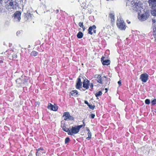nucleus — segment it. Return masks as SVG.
I'll return each instance as SVG.
<instances>
[{
  "mask_svg": "<svg viewBox=\"0 0 156 156\" xmlns=\"http://www.w3.org/2000/svg\"><path fill=\"white\" fill-rule=\"evenodd\" d=\"M80 30H81V29L80 28Z\"/></svg>",
  "mask_w": 156,
  "mask_h": 156,
  "instance_id": "obj_50",
  "label": "nucleus"
},
{
  "mask_svg": "<svg viewBox=\"0 0 156 156\" xmlns=\"http://www.w3.org/2000/svg\"><path fill=\"white\" fill-rule=\"evenodd\" d=\"M149 5L153 8L156 7V0H149Z\"/></svg>",
  "mask_w": 156,
  "mask_h": 156,
  "instance_id": "obj_10",
  "label": "nucleus"
},
{
  "mask_svg": "<svg viewBox=\"0 0 156 156\" xmlns=\"http://www.w3.org/2000/svg\"><path fill=\"white\" fill-rule=\"evenodd\" d=\"M83 35L82 33L80 31L77 34V36L78 38H81L83 37Z\"/></svg>",
  "mask_w": 156,
  "mask_h": 156,
  "instance_id": "obj_22",
  "label": "nucleus"
},
{
  "mask_svg": "<svg viewBox=\"0 0 156 156\" xmlns=\"http://www.w3.org/2000/svg\"><path fill=\"white\" fill-rule=\"evenodd\" d=\"M87 134L88 136V137L86 138V139L88 140H90L92 136V134L91 132L88 133Z\"/></svg>",
  "mask_w": 156,
  "mask_h": 156,
  "instance_id": "obj_24",
  "label": "nucleus"
},
{
  "mask_svg": "<svg viewBox=\"0 0 156 156\" xmlns=\"http://www.w3.org/2000/svg\"><path fill=\"white\" fill-rule=\"evenodd\" d=\"M89 81L87 79H85L83 82V87L86 89H87L88 88V83Z\"/></svg>",
  "mask_w": 156,
  "mask_h": 156,
  "instance_id": "obj_12",
  "label": "nucleus"
},
{
  "mask_svg": "<svg viewBox=\"0 0 156 156\" xmlns=\"http://www.w3.org/2000/svg\"><path fill=\"white\" fill-rule=\"evenodd\" d=\"M16 81L17 84V86L18 87L23 86L21 79L19 78L17 79L16 80Z\"/></svg>",
  "mask_w": 156,
  "mask_h": 156,
  "instance_id": "obj_17",
  "label": "nucleus"
},
{
  "mask_svg": "<svg viewBox=\"0 0 156 156\" xmlns=\"http://www.w3.org/2000/svg\"><path fill=\"white\" fill-rule=\"evenodd\" d=\"M153 10L151 11V14L154 16H156V7L153 8L151 7Z\"/></svg>",
  "mask_w": 156,
  "mask_h": 156,
  "instance_id": "obj_19",
  "label": "nucleus"
},
{
  "mask_svg": "<svg viewBox=\"0 0 156 156\" xmlns=\"http://www.w3.org/2000/svg\"><path fill=\"white\" fill-rule=\"evenodd\" d=\"M44 150L43 148L42 147H41L38 149H37L36 150L37 152L36 153V156H39L41 154V153H40L38 152L40 151V150L43 151Z\"/></svg>",
  "mask_w": 156,
  "mask_h": 156,
  "instance_id": "obj_18",
  "label": "nucleus"
},
{
  "mask_svg": "<svg viewBox=\"0 0 156 156\" xmlns=\"http://www.w3.org/2000/svg\"><path fill=\"white\" fill-rule=\"evenodd\" d=\"M107 0V1H109V0Z\"/></svg>",
  "mask_w": 156,
  "mask_h": 156,
  "instance_id": "obj_51",
  "label": "nucleus"
},
{
  "mask_svg": "<svg viewBox=\"0 0 156 156\" xmlns=\"http://www.w3.org/2000/svg\"><path fill=\"white\" fill-rule=\"evenodd\" d=\"M95 115L94 114H91L90 115V118L91 119H94V117H95Z\"/></svg>",
  "mask_w": 156,
  "mask_h": 156,
  "instance_id": "obj_35",
  "label": "nucleus"
},
{
  "mask_svg": "<svg viewBox=\"0 0 156 156\" xmlns=\"http://www.w3.org/2000/svg\"><path fill=\"white\" fill-rule=\"evenodd\" d=\"M21 14V13L19 11H17L14 13V18L16 21H19L20 20Z\"/></svg>",
  "mask_w": 156,
  "mask_h": 156,
  "instance_id": "obj_6",
  "label": "nucleus"
},
{
  "mask_svg": "<svg viewBox=\"0 0 156 156\" xmlns=\"http://www.w3.org/2000/svg\"><path fill=\"white\" fill-rule=\"evenodd\" d=\"M109 16L111 19V21H113L114 20V15L112 13H110L109 14Z\"/></svg>",
  "mask_w": 156,
  "mask_h": 156,
  "instance_id": "obj_21",
  "label": "nucleus"
},
{
  "mask_svg": "<svg viewBox=\"0 0 156 156\" xmlns=\"http://www.w3.org/2000/svg\"><path fill=\"white\" fill-rule=\"evenodd\" d=\"M150 100L149 99H147L145 101V103L146 104L149 105L150 104Z\"/></svg>",
  "mask_w": 156,
  "mask_h": 156,
  "instance_id": "obj_34",
  "label": "nucleus"
},
{
  "mask_svg": "<svg viewBox=\"0 0 156 156\" xmlns=\"http://www.w3.org/2000/svg\"><path fill=\"white\" fill-rule=\"evenodd\" d=\"M27 80L25 79H22V83L23 85H26L27 84Z\"/></svg>",
  "mask_w": 156,
  "mask_h": 156,
  "instance_id": "obj_25",
  "label": "nucleus"
},
{
  "mask_svg": "<svg viewBox=\"0 0 156 156\" xmlns=\"http://www.w3.org/2000/svg\"><path fill=\"white\" fill-rule=\"evenodd\" d=\"M63 117L65 120H74V118L68 112H66L63 113Z\"/></svg>",
  "mask_w": 156,
  "mask_h": 156,
  "instance_id": "obj_5",
  "label": "nucleus"
},
{
  "mask_svg": "<svg viewBox=\"0 0 156 156\" xmlns=\"http://www.w3.org/2000/svg\"><path fill=\"white\" fill-rule=\"evenodd\" d=\"M147 15L146 14H142L141 15H138V18L142 21L146 20L147 19Z\"/></svg>",
  "mask_w": 156,
  "mask_h": 156,
  "instance_id": "obj_8",
  "label": "nucleus"
},
{
  "mask_svg": "<svg viewBox=\"0 0 156 156\" xmlns=\"http://www.w3.org/2000/svg\"><path fill=\"white\" fill-rule=\"evenodd\" d=\"M105 58V57H102L101 58V62H102L103 61H104V59Z\"/></svg>",
  "mask_w": 156,
  "mask_h": 156,
  "instance_id": "obj_41",
  "label": "nucleus"
},
{
  "mask_svg": "<svg viewBox=\"0 0 156 156\" xmlns=\"http://www.w3.org/2000/svg\"><path fill=\"white\" fill-rule=\"evenodd\" d=\"M129 6L130 9L137 11L140 7V5L136 0H133L130 2L127 3L126 5Z\"/></svg>",
  "mask_w": 156,
  "mask_h": 156,
  "instance_id": "obj_2",
  "label": "nucleus"
},
{
  "mask_svg": "<svg viewBox=\"0 0 156 156\" xmlns=\"http://www.w3.org/2000/svg\"><path fill=\"white\" fill-rule=\"evenodd\" d=\"M70 141V139L69 137H66L65 140V143L66 144H67Z\"/></svg>",
  "mask_w": 156,
  "mask_h": 156,
  "instance_id": "obj_32",
  "label": "nucleus"
},
{
  "mask_svg": "<svg viewBox=\"0 0 156 156\" xmlns=\"http://www.w3.org/2000/svg\"><path fill=\"white\" fill-rule=\"evenodd\" d=\"M48 108L51 110L56 111L58 109V106L52 105L51 103H49L48 105Z\"/></svg>",
  "mask_w": 156,
  "mask_h": 156,
  "instance_id": "obj_9",
  "label": "nucleus"
},
{
  "mask_svg": "<svg viewBox=\"0 0 156 156\" xmlns=\"http://www.w3.org/2000/svg\"><path fill=\"white\" fill-rule=\"evenodd\" d=\"M96 80L97 82L100 83H102V81L101 78V76L99 75H96L95 76Z\"/></svg>",
  "mask_w": 156,
  "mask_h": 156,
  "instance_id": "obj_15",
  "label": "nucleus"
},
{
  "mask_svg": "<svg viewBox=\"0 0 156 156\" xmlns=\"http://www.w3.org/2000/svg\"><path fill=\"white\" fill-rule=\"evenodd\" d=\"M93 31H94V32L95 33V32H96V30H93Z\"/></svg>",
  "mask_w": 156,
  "mask_h": 156,
  "instance_id": "obj_45",
  "label": "nucleus"
},
{
  "mask_svg": "<svg viewBox=\"0 0 156 156\" xmlns=\"http://www.w3.org/2000/svg\"><path fill=\"white\" fill-rule=\"evenodd\" d=\"M102 94V93L101 91H99L95 94V96L96 97H98L101 95Z\"/></svg>",
  "mask_w": 156,
  "mask_h": 156,
  "instance_id": "obj_28",
  "label": "nucleus"
},
{
  "mask_svg": "<svg viewBox=\"0 0 156 156\" xmlns=\"http://www.w3.org/2000/svg\"><path fill=\"white\" fill-rule=\"evenodd\" d=\"M84 103L85 104H86L88 106L89 105V104L88 101H84Z\"/></svg>",
  "mask_w": 156,
  "mask_h": 156,
  "instance_id": "obj_38",
  "label": "nucleus"
},
{
  "mask_svg": "<svg viewBox=\"0 0 156 156\" xmlns=\"http://www.w3.org/2000/svg\"><path fill=\"white\" fill-rule=\"evenodd\" d=\"M32 151L30 153V154H29V155H28V156H33V154H32V153H31Z\"/></svg>",
  "mask_w": 156,
  "mask_h": 156,
  "instance_id": "obj_42",
  "label": "nucleus"
},
{
  "mask_svg": "<svg viewBox=\"0 0 156 156\" xmlns=\"http://www.w3.org/2000/svg\"><path fill=\"white\" fill-rule=\"evenodd\" d=\"M110 61L109 60H105L103 61L102 63L103 65H108L110 64Z\"/></svg>",
  "mask_w": 156,
  "mask_h": 156,
  "instance_id": "obj_20",
  "label": "nucleus"
},
{
  "mask_svg": "<svg viewBox=\"0 0 156 156\" xmlns=\"http://www.w3.org/2000/svg\"><path fill=\"white\" fill-rule=\"evenodd\" d=\"M79 26H80V27L82 28H83V23L81 22H80L79 23Z\"/></svg>",
  "mask_w": 156,
  "mask_h": 156,
  "instance_id": "obj_36",
  "label": "nucleus"
},
{
  "mask_svg": "<svg viewBox=\"0 0 156 156\" xmlns=\"http://www.w3.org/2000/svg\"><path fill=\"white\" fill-rule=\"evenodd\" d=\"M82 28H83V31H84L85 30V28L84 27H83Z\"/></svg>",
  "mask_w": 156,
  "mask_h": 156,
  "instance_id": "obj_44",
  "label": "nucleus"
},
{
  "mask_svg": "<svg viewBox=\"0 0 156 156\" xmlns=\"http://www.w3.org/2000/svg\"><path fill=\"white\" fill-rule=\"evenodd\" d=\"M86 130L87 131H88V133H90L91 132L90 130L88 128H87Z\"/></svg>",
  "mask_w": 156,
  "mask_h": 156,
  "instance_id": "obj_40",
  "label": "nucleus"
},
{
  "mask_svg": "<svg viewBox=\"0 0 156 156\" xmlns=\"http://www.w3.org/2000/svg\"><path fill=\"white\" fill-rule=\"evenodd\" d=\"M38 53L35 51H33L31 53V55H32L34 56L37 55Z\"/></svg>",
  "mask_w": 156,
  "mask_h": 156,
  "instance_id": "obj_26",
  "label": "nucleus"
},
{
  "mask_svg": "<svg viewBox=\"0 0 156 156\" xmlns=\"http://www.w3.org/2000/svg\"><path fill=\"white\" fill-rule=\"evenodd\" d=\"M93 86V85L92 83H91L90 85V87H91V88H92Z\"/></svg>",
  "mask_w": 156,
  "mask_h": 156,
  "instance_id": "obj_43",
  "label": "nucleus"
},
{
  "mask_svg": "<svg viewBox=\"0 0 156 156\" xmlns=\"http://www.w3.org/2000/svg\"><path fill=\"white\" fill-rule=\"evenodd\" d=\"M91 27L92 28V29H94L96 28V27L94 25L92 27Z\"/></svg>",
  "mask_w": 156,
  "mask_h": 156,
  "instance_id": "obj_39",
  "label": "nucleus"
},
{
  "mask_svg": "<svg viewBox=\"0 0 156 156\" xmlns=\"http://www.w3.org/2000/svg\"><path fill=\"white\" fill-rule=\"evenodd\" d=\"M148 75L146 73L142 74L140 77V79L144 82H146L148 79Z\"/></svg>",
  "mask_w": 156,
  "mask_h": 156,
  "instance_id": "obj_7",
  "label": "nucleus"
},
{
  "mask_svg": "<svg viewBox=\"0 0 156 156\" xmlns=\"http://www.w3.org/2000/svg\"><path fill=\"white\" fill-rule=\"evenodd\" d=\"M88 106L92 110L94 109L95 107V106L94 105H92V104H89V105H88Z\"/></svg>",
  "mask_w": 156,
  "mask_h": 156,
  "instance_id": "obj_29",
  "label": "nucleus"
},
{
  "mask_svg": "<svg viewBox=\"0 0 156 156\" xmlns=\"http://www.w3.org/2000/svg\"><path fill=\"white\" fill-rule=\"evenodd\" d=\"M151 103L152 105H154L156 104V99H154L151 101Z\"/></svg>",
  "mask_w": 156,
  "mask_h": 156,
  "instance_id": "obj_33",
  "label": "nucleus"
},
{
  "mask_svg": "<svg viewBox=\"0 0 156 156\" xmlns=\"http://www.w3.org/2000/svg\"><path fill=\"white\" fill-rule=\"evenodd\" d=\"M32 18V15L30 13H27L25 15V20H31Z\"/></svg>",
  "mask_w": 156,
  "mask_h": 156,
  "instance_id": "obj_16",
  "label": "nucleus"
},
{
  "mask_svg": "<svg viewBox=\"0 0 156 156\" xmlns=\"http://www.w3.org/2000/svg\"><path fill=\"white\" fill-rule=\"evenodd\" d=\"M70 96L75 97H78L80 96L79 94H78L77 91L76 90H73L72 91L70 94Z\"/></svg>",
  "mask_w": 156,
  "mask_h": 156,
  "instance_id": "obj_14",
  "label": "nucleus"
},
{
  "mask_svg": "<svg viewBox=\"0 0 156 156\" xmlns=\"http://www.w3.org/2000/svg\"><path fill=\"white\" fill-rule=\"evenodd\" d=\"M118 83L119 84V86H120L121 85V80H120L118 82Z\"/></svg>",
  "mask_w": 156,
  "mask_h": 156,
  "instance_id": "obj_37",
  "label": "nucleus"
},
{
  "mask_svg": "<svg viewBox=\"0 0 156 156\" xmlns=\"http://www.w3.org/2000/svg\"><path fill=\"white\" fill-rule=\"evenodd\" d=\"M117 97H119V96H117Z\"/></svg>",
  "mask_w": 156,
  "mask_h": 156,
  "instance_id": "obj_49",
  "label": "nucleus"
},
{
  "mask_svg": "<svg viewBox=\"0 0 156 156\" xmlns=\"http://www.w3.org/2000/svg\"><path fill=\"white\" fill-rule=\"evenodd\" d=\"M116 24L117 27L121 30H125L126 27L123 20L121 19H118L117 20Z\"/></svg>",
  "mask_w": 156,
  "mask_h": 156,
  "instance_id": "obj_4",
  "label": "nucleus"
},
{
  "mask_svg": "<svg viewBox=\"0 0 156 156\" xmlns=\"http://www.w3.org/2000/svg\"><path fill=\"white\" fill-rule=\"evenodd\" d=\"M104 77H105V78H106V76H104Z\"/></svg>",
  "mask_w": 156,
  "mask_h": 156,
  "instance_id": "obj_48",
  "label": "nucleus"
},
{
  "mask_svg": "<svg viewBox=\"0 0 156 156\" xmlns=\"http://www.w3.org/2000/svg\"><path fill=\"white\" fill-rule=\"evenodd\" d=\"M82 83L81 81V79L80 76L77 79V83L76 85V87L77 89H79L80 87H81Z\"/></svg>",
  "mask_w": 156,
  "mask_h": 156,
  "instance_id": "obj_13",
  "label": "nucleus"
},
{
  "mask_svg": "<svg viewBox=\"0 0 156 156\" xmlns=\"http://www.w3.org/2000/svg\"><path fill=\"white\" fill-rule=\"evenodd\" d=\"M152 22L153 23V29L154 28V30H156V27L155 26V23L156 22V19H154V18L152 19Z\"/></svg>",
  "mask_w": 156,
  "mask_h": 156,
  "instance_id": "obj_23",
  "label": "nucleus"
},
{
  "mask_svg": "<svg viewBox=\"0 0 156 156\" xmlns=\"http://www.w3.org/2000/svg\"><path fill=\"white\" fill-rule=\"evenodd\" d=\"M56 11H57V12H58V10H57Z\"/></svg>",
  "mask_w": 156,
  "mask_h": 156,
  "instance_id": "obj_47",
  "label": "nucleus"
},
{
  "mask_svg": "<svg viewBox=\"0 0 156 156\" xmlns=\"http://www.w3.org/2000/svg\"><path fill=\"white\" fill-rule=\"evenodd\" d=\"M9 5V6L13 9H16L19 5L18 0H8Z\"/></svg>",
  "mask_w": 156,
  "mask_h": 156,
  "instance_id": "obj_3",
  "label": "nucleus"
},
{
  "mask_svg": "<svg viewBox=\"0 0 156 156\" xmlns=\"http://www.w3.org/2000/svg\"><path fill=\"white\" fill-rule=\"evenodd\" d=\"M67 125L65 123L61 125V127L62 128V130L64 131L69 133V129L67 127Z\"/></svg>",
  "mask_w": 156,
  "mask_h": 156,
  "instance_id": "obj_11",
  "label": "nucleus"
},
{
  "mask_svg": "<svg viewBox=\"0 0 156 156\" xmlns=\"http://www.w3.org/2000/svg\"><path fill=\"white\" fill-rule=\"evenodd\" d=\"M85 125V124H84L72 126L71 128L69 129L68 134L72 136L78 133L80 129L83 127H84Z\"/></svg>",
  "mask_w": 156,
  "mask_h": 156,
  "instance_id": "obj_1",
  "label": "nucleus"
},
{
  "mask_svg": "<svg viewBox=\"0 0 156 156\" xmlns=\"http://www.w3.org/2000/svg\"><path fill=\"white\" fill-rule=\"evenodd\" d=\"M153 32L154 37L155 39V41H156V30H154V28L153 29Z\"/></svg>",
  "mask_w": 156,
  "mask_h": 156,
  "instance_id": "obj_27",
  "label": "nucleus"
},
{
  "mask_svg": "<svg viewBox=\"0 0 156 156\" xmlns=\"http://www.w3.org/2000/svg\"><path fill=\"white\" fill-rule=\"evenodd\" d=\"M93 30V29H92V28L91 27H89V28L88 29V33L89 34H92V32H91V31Z\"/></svg>",
  "mask_w": 156,
  "mask_h": 156,
  "instance_id": "obj_30",
  "label": "nucleus"
},
{
  "mask_svg": "<svg viewBox=\"0 0 156 156\" xmlns=\"http://www.w3.org/2000/svg\"><path fill=\"white\" fill-rule=\"evenodd\" d=\"M23 33V31H18L17 32L16 34L17 36H20L21 34H22Z\"/></svg>",
  "mask_w": 156,
  "mask_h": 156,
  "instance_id": "obj_31",
  "label": "nucleus"
},
{
  "mask_svg": "<svg viewBox=\"0 0 156 156\" xmlns=\"http://www.w3.org/2000/svg\"><path fill=\"white\" fill-rule=\"evenodd\" d=\"M130 23V22H128V23Z\"/></svg>",
  "mask_w": 156,
  "mask_h": 156,
  "instance_id": "obj_46",
  "label": "nucleus"
}]
</instances>
